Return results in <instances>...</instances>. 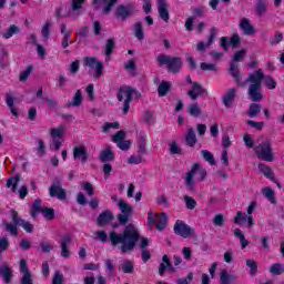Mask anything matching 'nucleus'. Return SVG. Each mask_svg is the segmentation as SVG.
<instances>
[{
	"label": "nucleus",
	"mask_w": 284,
	"mask_h": 284,
	"mask_svg": "<svg viewBox=\"0 0 284 284\" xmlns=\"http://www.w3.org/2000/svg\"><path fill=\"white\" fill-rule=\"evenodd\" d=\"M94 236L95 241L101 243H108L109 241L111 247H119L121 254L134 252L139 241H141V233L134 224H128L121 233L112 230L109 235L105 231H95Z\"/></svg>",
	"instance_id": "f257e3e1"
},
{
	"label": "nucleus",
	"mask_w": 284,
	"mask_h": 284,
	"mask_svg": "<svg viewBox=\"0 0 284 284\" xmlns=\"http://www.w3.org/2000/svg\"><path fill=\"white\" fill-rule=\"evenodd\" d=\"M263 79H265L263 69H257L253 73H250L248 78L246 79V83H251L248 85L247 97L251 101H253V103L263 101V92L261 91Z\"/></svg>",
	"instance_id": "f03ea898"
},
{
	"label": "nucleus",
	"mask_w": 284,
	"mask_h": 284,
	"mask_svg": "<svg viewBox=\"0 0 284 284\" xmlns=\"http://www.w3.org/2000/svg\"><path fill=\"white\" fill-rule=\"evenodd\" d=\"M156 61L160 68L162 65H166L168 70L172 74H179V72H181L183 68V59H181V57H170L165 54H160L158 55Z\"/></svg>",
	"instance_id": "7ed1b4c3"
},
{
	"label": "nucleus",
	"mask_w": 284,
	"mask_h": 284,
	"mask_svg": "<svg viewBox=\"0 0 284 284\" xmlns=\"http://www.w3.org/2000/svg\"><path fill=\"white\" fill-rule=\"evenodd\" d=\"M136 92V90H134V88L132 87H128V85H122L119 88V91L116 93V99L118 101H123V97H126V99L123 102V114H128V112H130V105L132 103V99H134V93Z\"/></svg>",
	"instance_id": "20e7f679"
},
{
	"label": "nucleus",
	"mask_w": 284,
	"mask_h": 284,
	"mask_svg": "<svg viewBox=\"0 0 284 284\" xmlns=\"http://www.w3.org/2000/svg\"><path fill=\"white\" fill-rule=\"evenodd\" d=\"M255 155L262 161L272 163L274 161V150L272 149V143L270 141L262 142L254 149Z\"/></svg>",
	"instance_id": "39448f33"
},
{
	"label": "nucleus",
	"mask_w": 284,
	"mask_h": 284,
	"mask_svg": "<svg viewBox=\"0 0 284 284\" xmlns=\"http://www.w3.org/2000/svg\"><path fill=\"white\" fill-rule=\"evenodd\" d=\"M118 207L120 210V214H118V221L120 225H128L130 223V216H132V205L126 203L123 200L118 201Z\"/></svg>",
	"instance_id": "423d86ee"
},
{
	"label": "nucleus",
	"mask_w": 284,
	"mask_h": 284,
	"mask_svg": "<svg viewBox=\"0 0 284 284\" xmlns=\"http://www.w3.org/2000/svg\"><path fill=\"white\" fill-rule=\"evenodd\" d=\"M173 231L176 236H181L182 239H190V236H194V227L185 224L183 220L175 221Z\"/></svg>",
	"instance_id": "0eeeda50"
},
{
	"label": "nucleus",
	"mask_w": 284,
	"mask_h": 284,
	"mask_svg": "<svg viewBox=\"0 0 284 284\" xmlns=\"http://www.w3.org/2000/svg\"><path fill=\"white\" fill-rule=\"evenodd\" d=\"M11 221L12 223L7 222L6 220L2 222V227L11 234V236H19V212L17 210H11Z\"/></svg>",
	"instance_id": "6e6552de"
},
{
	"label": "nucleus",
	"mask_w": 284,
	"mask_h": 284,
	"mask_svg": "<svg viewBox=\"0 0 284 284\" xmlns=\"http://www.w3.org/2000/svg\"><path fill=\"white\" fill-rule=\"evenodd\" d=\"M20 274H22L20 284H34V280H32V273L30 272L28 262L24 258L20 260Z\"/></svg>",
	"instance_id": "1a4fd4ad"
},
{
	"label": "nucleus",
	"mask_w": 284,
	"mask_h": 284,
	"mask_svg": "<svg viewBox=\"0 0 284 284\" xmlns=\"http://www.w3.org/2000/svg\"><path fill=\"white\" fill-rule=\"evenodd\" d=\"M134 7L131 4H120L115 9V17L122 21H126L129 17H132Z\"/></svg>",
	"instance_id": "9d476101"
},
{
	"label": "nucleus",
	"mask_w": 284,
	"mask_h": 284,
	"mask_svg": "<svg viewBox=\"0 0 284 284\" xmlns=\"http://www.w3.org/2000/svg\"><path fill=\"white\" fill-rule=\"evenodd\" d=\"M49 195L51 199H59V201H65L68 197V193L65 192V189L61 187V183L52 184L49 187Z\"/></svg>",
	"instance_id": "9b49d317"
},
{
	"label": "nucleus",
	"mask_w": 284,
	"mask_h": 284,
	"mask_svg": "<svg viewBox=\"0 0 284 284\" xmlns=\"http://www.w3.org/2000/svg\"><path fill=\"white\" fill-rule=\"evenodd\" d=\"M200 168H201V164L195 163L192 165L191 170L186 174L184 183H185V187H186V190H189V192H194V174H196V172H199Z\"/></svg>",
	"instance_id": "f8f14e48"
},
{
	"label": "nucleus",
	"mask_w": 284,
	"mask_h": 284,
	"mask_svg": "<svg viewBox=\"0 0 284 284\" xmlns=\"http://www.w3.org/2000/svg\"><path fill=\"white\" fill-rule=\"evenodd\" d=\"M202 94H207V89L203 88V85H201L199 82H194L191 89L187 91V97H190L192 101H196V99H199V97Z\"/></svg>",
	"instance_id": "ddd939ff"
},
{
	"label": "nucleus",
	"mask_w": 284,
	"mask_h": 284,
	"mask_svg": "<svg viewBox=\"0 0 284 284\" xmlns=\"http://www.w3.org/2000/svg\"><path fill=\"white\" fill-rule=\"evenodd\" d=\"M72 243V235L65 234L61 241H60V250H61V256L62 258H70V252L69 245Z\"/></svg>",
	"instance_id": "4468645a"
},
{
	"label": "nucleus",
	"mask_w": 284,
	"mask_h": 284,
	"mask_svg": "<svg viewBox=\"0 0 284 284\" xmlns=\"http://www.w3.org/2000/svg\"><path fill=\"white\" fill-rule=\"evenodd\" d=\"M60 32L61 34H63L61 45L63 50H65L70 48V45H72V41H70V39L72 38V30H68V26H65V23H62L60 26Z\"/></svg>",
	"instance_id": "2eb2a0df"
},
{
	"label": "nucleus",
	"mask_w": 284,
	"mask_h": 284,
	"mask_svg": "<svg viewBox=\"0 0 284 284\" xmlns=\"http://www.w3.org/2000/svg\"><path fill=\"white\" fill-rule=\"evenodd\" d=\"M73 159L80 161L82 164L88 163V149L83 145L73 146Z\"/></svg>",
	"instance_id": "dca6fc26"
},
{
	"label": "nucleus",
	"mask_w": 284,
	"mask_h": 284,
	"mask_svg": "<svg viewBox=\"0 0 284 284\" xmlns=\"http://www.w3.org/2000/svg\"><path fill=\"white\" fill-rule=\"evenodd\" d=\"M166 270L172 273L176 272V268L172 266V260H170L168 255H163L162 263H160L159 270H158L159 275L164 276Z\"/></svg>",
	"instance_id": "f3484780"
},
{
	"label": "nucleus",
	"mask_w": 284,
	"mask_h": 284,
	"mask_svg": "<svg viewBox=\"0 0 284 284\" xmlns=\"http://www.w3.org/2000/svg\"><path fill=\"white\" fill-rule=\"evenodd\" d=\"M240 30L243 31V34L246 37H254L256 34V29L252 26V22L247 18H243L240 22Z\"/></svg>",
	"instance_id": "a211bd4d"
},
{
	"label": "nucleus",
	"mask_w": 284,
	"mask_h": 284,
	"mask_svg": "<svg viewBox=\"0 0 284 284\" xmlns=\"http://www.w3.org/2000/svg\"><path fill=\"white\" fill-rule=\"evenodd\" d=\"M235 99H236V89L235 88L229 89L222 98L224 108H226V110H230V108L234 105Z\"/></svg>",
	"instance_id": "6ab92c4d"
},
{
	"label": "nucleus",
	"mask_w": 284,
	"mask_h": 284,
	"mask_svg": "<svg viewBox=\"0 0 284 284\" xmlns=\"http://www.w3.org/2000/svg\"><path fill=\"white\" fill-rule=\"evenodd\" d=\"M214 39H216V28L215 27H213L210 30V36L207 38L206 43L203 41L197 42V47H196L197 52H205V49L210 48V45H212L214 43Z\"/></svg>",
	"instance_id": "aec40b11"
},
{
	"label": "nucleus",
	"mask_w": 284,
	"mask_h": 284,
	"mask_svg": "<svg viewBox=\"0 0 284 284\" xmlns=\"http://www.w3.org/2000/svg\"><path fill=\"white\" fill-rule=\"evenodd\" d=\"M158 12L162 21L165 23L170 21V10L168 9V2H165V0H158Z\"/></svg>",
	"instance_id": "412c9836"
},
{
	"label": "nucleus",
	"mask_w": 284,
	"mask_h": 284,
	"mask_svg": "<svg viewBox=\"0 0 284 284\" xmlns=\"http://www.w3.org/2000/svg\"><path fill=\"white\" fill-rule=\"evenodd\" d=\"M229 72H230L231 77L234 79L235 83H237V85H240V88H245V82L242 81L241 71L239 70V65H236L234 62H230Z\"/></svg>",
	"instance_id": "4be33fe9"
},
{
	"label": "nucleus",
	"mask_w": 284,
	"mask_h": 284,
	"mask_svg": "<svg viewBox=\"0 0 284 284\" xmlns=\"http://www.w3.org/2000/svg\"><path fill=\"white\" fill-rule=\"evenodd\" d=\"M112 221H114V214L111 211H103L97 219L99 227H105Z\"/></svg>",
	"instance_id": "5701e85b"
},
{
	"label": "nucleus",
	"mask_w": 284,
	"mask_h": 284,
	"mask_svg": "<svg viewBox=\"0 0 284 284\" xmlns=\"http://www.w3.org/2000/svg\"><path fill=\"white\" fill-rule=\"evenodd\" d=\"M99 159L101 163H110L111 161H114L115 154L114 151H112V146L106 145L104 150L100 152Z\"/></svg>",
	"instance_id": "b1692460"
},
{
	"label": "nucleus",
	"mask_w": 284,
	"mask_h": 284,
	"mask_svg": "<svg viewBox=\"0 0 284 284\" xmlns=\"http://www.w3.org/2000/svg\"><path fill=\"white\" fill-rule=\"evenodd\" d=\"M235 281H239V276L229 273L227 268H223L220 272V284H233Z\"/></svg>",
	"instance_id": "393cba45"
},
{
	"label": "nucleus",
	"mask_w": 284,
	"mask_h": 284,
	"mask_svg": "<svg viewBox=\"0 0 284 284\" xmlns=\"http://www.w3.org/2000/svg\"><path fill=\"white\" fill-rule=\"evenodd\" d=\"M17 34H21V28L17 24H10L1 32V37L4 40L12 39V37H17Z\"/></svg>",
	"instance_id": "a878e982"
},
{
	"label": "nucleus",
	"mask_w": 284,
	"mask_h": 284,
	"mask_svg": "<svg viewBox=\"0 0 284 284\" xmlns=\"http://www.w3.org/2000/svg\"><path fill=\"white\" fill-rule=\"evenodd\" d=\"M116 48V42L114 39H108L104 44V55L105 61H110L112 59V54L114 53V50Z\"/></svg>",
	"instance_id": "bb28decb"
},
{
	"label": "nucleus",
	"mask_w": 284,
	"mask_h": 284,
	"mask_svg": "<svg viewBox=\"0 0 284 284\" xmlns=\"http://www.w3.org/2000/svg\"><path fill=\"white\" fill-rule=\"evenodd\" d=\"M0 277L3 278L4 283H12V268L8 264L0 266Z\"/></svg>",
	"instance_id": "cd10ccee"
},
{
	"label": "nucleus",
	"mask_w": 284,
	"mask_h": 284,
	"mask_svg": "<svg viewBox=\"0 0 284 284\" xmlns=\"http://www.w3.org/2000/svg\"><path fill=\"white\" fill-rule=\"evenodd\" d=\"M185 143L189 148H194L196 145V133L194 128H189L185 135Z\"/></svg>",
	"instance_id": "c85d7f7f"
},
{
	"label": "nucleus",
	"mask_w": 284,
	"mask_h": 284,
	"mask_svg": "<svg viewBox=\"0 0 284 284\" xmlns=\"http://www.w3.org/2000/svg\"><path fill=\"white\" fill-rule=\"evenodd\" d=\"M145 139H148L145 132H140L138 135V152L140 154H148V150H145Z\"/></svg>",
	"instance_id": "c756f323"
},
{
	"label": "nucleus",
	"mask_w": 284,
	"mask_h": 284,
	"mask_svg": "<svg viewBox=\"0 0 284 284\" xmlns=\"http://www.w3.org/2000/svg\"><path fill=\"white\" fill-rule=\"evenodd\" d=\"M262 194L272 205H276V194L274 193V190H272V187L265 186L264 189H262Z\"/></svg>",
	"instance_id": "7c9ffc66"
},
{
	"label": "nucleus",
	"mask_w": 284,
	"mask_h": 284,
	"mask_svg": "<svg viewBox=\"0 0 284 284\" xmlns=\"http://www.w3.org/2000/svg\"><path fill=\"white\" fill-rule=\"evenodd\" d=\"M133 32L138 41H143V39H145V31H143V23L135 22L133 26Z\"/></svg>",
	"instance_id": "2f4dec72"
},
{
	"label": "nucleus",
	"mask_w": 284,
	"mask_h": 284,
	"mask_svg": "<svg viewBox=\"0 0 284 284\" xmlns=\"http://www.w3.org/2000/svg\"><path fill=\"white\" fill-rule=\"evenodd\" d=\"M6 103L11 112V114L13 116H16V119H19V110H17V108H14V98L10 94L6 95Z\"/></svg>",
	"instance_id": "473e14b6"
},
{
	"label": "nucleus",
	"mask_w": 284,
	"mask_h": 284,
	"mask_svg": "<svg viewBox=\"0 0 284 284\" xmlns=\"http://www.w3.org/2000/svg\"><path fill=\"white\" fill-rule=\"evenodd\" d=\"M83 103V94L78 90L73 97L72 102L67 103V108H79Z\"/></svg>",
	"instance_id": "72a5a7b5"
},
{
	"label": "nucleus",
	"mask_w": 284,
	"mask_h": 284,
	"mask_svg": "<svg viewBox=\"0 0 284 284\" xmlns=\"http://www.w3.org/2000/svg\"><path fill=\"white\" fill-rule=\"evenodd\" d=\"M257 169L266 179H270V181H274V172H272V168L267 166L266 164L260 163L257 165Z\"/></svg>",
	"instance_id": "f704fd0d"
},
{
	"label": "nucleus",
	"mask_w": 284,
	"mask_h": 284,
	"mask_svg": "<svg viewBox=\"0 0 284 284\" xmlns=\"http://www.w3.org/2000/svg\"><path fill=\"white\" fill-rule=\"evenodd\" d=\"M234 236H236V239H240L241 250H245V247L250 245V241L245 239V234H243V231H241V229L234 230Z\"/></svg>",
	"instance_id": "c9c22d12"
},
{
	"label": "nucleus",
	"mask_w": 284,
	"mask_h": 284,
	"mask_svg": "<svg viewBox=\"0 0 284 284\" xmlns=\"http://www.w3.org/2000/svg\"><path fill=\"white\" fill-rule=\"evenodd\" d=\"M65 134V125H60L58 128L50 129L51 139H63Z\"/></svg>",
	"instance_id": "e433bc0d"
},
{
	"label": "nucleus",
	"mask_w": 284,
	"mask_h": 284,
	"mask_svg": "<svg viewBox=\"0 0 284 284\" xmlns=\"http://www.w3.org/2000/svg\"><path fill=\"white\" fill-rule=\"evenodd\" d=\"M172 89V84L168 81H162L158 87L159 97H168V93Z\"/></svg>",
	"instance_id": "4c0bfd02"
},
{
	"label": "nucleus",
	"mask_w": 284,
	"mask_h": 284,
	"mask_svg": "<svg viewBox=\"0 0 284 284\" xmlns=\"http://www.w3.org/2000/svg\"><path fill=\"white\" fill-rule=\"evenodd\" d=\"M19 226L28 232V234H32L34 232V224L23 220L21 216L18 215Z\"/></svg>",
	"instance_id": "58836bf2"
},
{
	"label": "nucleus",
	"mask_w": 284,
	"mask_h": 284,
	"mask_svg": "<svg viewBox=\"0 0 284 284\" xmlns=\"http://www.w3.org/2000/svg\"><path fill=\"white\" fill-rule=\"evenodd\" d=\"M268 272L273 276H281V274H284V265L281 263H273L270 266Z\"/></svg>",
	"instance_id": "ea45409f"
},
{
	"label": "nucleus",
	"mask_w": 284,
	"mask_h": 284,
	"mask_svg": "<svg viewBox=\"0 0 284 284\" xmlns=\"http://www.w3.org/2000/svg\"><path fill=\"white\" fill-rule=\"evenodd\" d=\"M246 114L251 119H254V116H258V114H261V104H258V103H251L248 105V110H247Z\"/></svg>",
	"instance_id": "a19ab883"
},
{
	"label": "nucleus",
	"mask_w": 284,
	"mask_h": 284,
	"mask_svg": "<svg viewBox=\"0 0 284 284\" xmlns=\"http://www.w3.org/2000/svg\"><path fill=\"white\" fill-rule=\"evenodd\" d=\"M159 222V214L154 215V211L150 210L148 212V222L146 225L149 230H154V225Z\"/></svg>",
	"instance_id": "79ce46f5"
},
{
	"label": "nucleus",
	"mask_w": 284,
	"mask_h": 284,
	"mask_svg": "<svg viewBox=\"0 0 284 284\" xmlns=\"http://www.w3.org/2000/svg\"><path fill=\"white\" fill-rule=\"evenodd\" d=\"M168 226V214L161 213L158 223H155V230L163 232Z\"/></svg>",
	"instance_id": "37998d69"
},
{
	"label": "nucleus",
	"mask_w": 284,
	"mask_h": 284,
	"mask_svg": "<svg viewBox=\"0 0 284 284\" xmlns=\"http://www.w3.org/2000/svg\"><path fill=\"white\" fill-rule=\"evenodd\" d=\"M144 154L145 153H140L139 151H136V154H133L128 159L129 165H139V164L143 163Z\"/></svg>",
	"instance_id": "c03bdc74"
},
{
	"label": "nucleus",
	"mask_w": 284,
	"mask_h": 284,
	"mask_svg": "<svg viewBox=\"0 0 284 284\" xmlns=\"http://www.w3.org/2000/svg\"><path fill=\"white\" fill-rule=\"evenodd\" d=\"M43 212V207H41V199H37L33 202L30 215L32 216V219H34L37 216V214H40Z\"/></svg>",
	"instance_id": "a18cd8bd"
},
{
	"label": "nucleus",
	"mask_w": 284,
	"mask_h": 284,
	"mask_svg": "<svg viewBox=\"0 0 284 284\" xmlns=\"http://www.w3.org/2000/svg\"><path fill=\"white\" fill-rule=\"evenodd\" d=\"M246 267H250V276L258 274V263L255 260H246Z\"/></svg>",
	"instance_id": "49530a36"
},
{
	"label": "nucleus",
	"mask_w": 284,
	"mask_h": 284,
	"mask_svg": "<svg viewBox=\"0 0 284 284\" xmlns=\"http://www.w3.org/2000/svg\"><path fill=\"white\" fill-rule=\"evenodd\" d=\"M203 113V111L201 110V106H199V103H192L191 105H189V114L191 116H194L195 119L201 116V114Z\"/></svg>",
	"instance_id": "de8ad7c7"
},
{
	"label": "nucleus",
	"mask_w": 284,
	"mask_h": 284,
	"mask_svg": "<svg viewBox=\"0 0 284 284\" xmlns=\"http://www.w3.org/2000/svg\"><path fill=\"white\" fill-rule=\"evenodd\" d=\"M265 12H267V3L265 0H260L255 7L256 17H261L262 14H265Z\"/></svg>",
	"instance_id": "09e8293b"
},
{
	"label": "nucleus",
	"mask_w": 284,
	"mask_h": 284,
	"mask_svg": "<svg viewBox=\"0 0 284 284\" xmlns=\"http://www.w3.org/2000/svg\"><path fill=\"white\" fill-rule=\"evenodd\" d=\"M121 270L123 274H133L134 273V263L132 261L126 260L121 264Z\"/></svg>",
	"instance_id": "8fccbe9b"
},
{
	"label": "nucleus",
	"mask_w": 284,
	"mask_h": 284,
	"mask_svg": "<svg viewBox=\"0 0 284 284\" xmlns=\"http://www.w3.org/2000/svg\"><path fill=\"white\" fill-rule=\"evenodd\" d=\"M201 154L204 161L209 163V165H216V160L214 159V154H212V152L207 150H202Z\"/></svg>",
	"instance_id": "3c124183"
},
{
	"label": "nucleus",
	"mask_w": 284,
	"mask_h": 284,
	"mask_svg": "<svg viewBox=\"0 0 284 284\" xmlns=\"http://www.w3.org/2000/svg\"><path fill=\"white\" fill-rule=\"evenodd\" d=\"M104 267H105L106 276H109V278L114 277V261L105 260Z\"/></svg>",
	"instance_id": "603ef678"
},
{
	"label": "nucleus",
	"mask_w": 284,
	"mask_h": 284,
	"mask_svg": "<svg viewBox=\"0 0 284 284\" xmlns=\"http://www.w3.org/2000/svg\"><path fill=\"white\" fill-rule=\"evenodd\" d=\"M19 181H21V178L19 175L10 178L7 181V187H11V191L13 193L17 192V187H19Z\"/></svg>",
	"instance_id": "864d4df0"
},
{
	"label": "nucleus",
	"mask_w": 284,
	"mask_h": 284,
	"mask_svg": "<svg viewBox=\"0 0 284 284\" xmlns=\"http://www.w3.org/2000/svg\"><path fill=\"white\" fill-rule=\"evenodd\" d=\"M103 3H105L104 8L102 9L104 14H110V12H112V8H114V6H116V3L119 2V0H102Z\"/></svg>",
	"instance_id": "5fc2aeb1"
},
{
	"label": "nucleus",
	"mask_w": 284,
	"mask_h": 284,
	"mask_svg": "<svg viewBox=\"0 0 284 284\" xmlns=\"http://www.w3.org/2000/svg\"><path fill=\"white\" fill-rule=\"evenodd\" d=\"M51 284H65V277L60 270L54 272Z\"/></svg>",
	"instance_id": "6e6d98bb"
},
{
	"label": "nucleus",
	"mask_w": 284,
	"mask_h": 284,
	"mask_svg": "<svg viewBox=\"0 0 284 284\" xmlns=\"http://www.w3.org/2000/svg\"><path fill=\"white\" fill-rule=\"evenodd\" d=\"M119 122H105L102 126L103 134H108L110 130H119Z\"/></svg>",
	"instance_id": "4d7b16f0"
},
{
	"label": "nucleus",
	"mask_w": 284,
	"mask_h": 284,
	"mask_svg": "<svg viewBox=\"0 0 284 284\" xmlns=\"http://www.w3.org/2000/svg\"><path fill=\"white\" fill-rule=\"evenodd\" d=\"M184 203L186 210H195L197 205L196 200L190 195H184Z\"/></svg>",
	"instance_id": "13d9d810"
},
{
	"label": "nucleus",
	"mask_w": 284,
	"mask_h": 284,
	"mask_svg": "<svg viewBox=\"0 0 284 284\" xmlns=\"http://www.w3.org/2000/svg\"><path fill=\"white\" fill-rule=\"evenodd\" d=\"M194 21H196L195 16H190L184 23V28L187 32H193L194 31Z\"/></svg>",
	"instance_id": "bf43d9fd"
},
{
	"label": "nucleus",
	"mask_w": 284,
	"mask_h": 284,
	"mask_svg": "<svg viewBox=\"0 0 284 284\" xmlns=\"http://www.w3.org/2000/svg\"><path fill=\"white\" fill-rule=\"evenodd\" d=\"M169 152L170 154H182L183 150L176 144V141H171L169 143Z\"/></svg>",
	"instance_id": "052dcab7"
},
{
	"label": "nucleus",
	"mask_w": 284,
	"mask_h": 284,
	"mask_svg": "<svg viewBox=\"0 0 284 284\" xmlns=\"http://www.w3.org/2000/svg\"><path fill=\"white\" fill-rule=\"evenodd\" d=\"M42 216H44V219H47V221H53L54 219V209L52 207H43L42 209Z\"/></svg>",
	"instance_id": "680f3d73"
},
{
	"label": "nucleus",
	"mask_w": 284,
	"mask_h": 284,
	"mask_svg": "<svg viewBox=\"0 0 284 284\" xmlns=\"http://www.w3.org/2000/svg\"><path fill=\"white\" fill-rule=\"evenodd\" d=\"M200 68L203 72H216V64L214 63L201 62Z\"/></svg>",
	"instance_id": "e2e57ef3"
},
{
	"label": "nucleus",
	"mask_w": 284,
	"mask_h": 284,
	"mask_svg": "<svg viewBox=\"0 0 284 284\" xmlns=\"http://www.w3.org/2000/svg\"><path fill=\"white\" fill-rule=\"evenodd\" d=\"M283 41V32L277 31L273 38L270 39L268 44L270 45H278Z\"/></svg>",
	"instance_id": "0e129e2a"
},
{
	"label": "nucleus",
	"mask_w": 284,
	"mask_h": 284,
	"mask_svg": "<svg viewBox=\"0 0 284 284\" xmlns=\"http://www.w3.org/2000/svg\"><path fill=\"white\" fill-rule=\"evenodd\" d=\"M124 70L128 72H136V59L132 58L124 64Z\"/></svg>",
	"instance_id": "69168bd1"
},
{
	"label": "nucleus",
	"mask_w": 284,
	"mask_h": 284,
	"mask_svg": "<svg viewBox=\"0 0 284 284\" xmlns=\"http://www.w3.org/2000/svg\"><path fill=\"white\" fill-rule=\"evenodd\" d=\"M264 85L267 88V90H276V80L268 75L265 78Z\"/></svg>",
	"instance_id": "338daca9"
},
{
	"label": "nucleus",
	"mask_w": 284,
	"mask_h": 284,
	"mask_svg": "<svg viewBox=\"0 0 284 284\" xmlns=\"http://www.w3.org/2000/svg\"><path fill=\"white\" fill-rule=\"evenodd\" d=\"M245 59V50H239L235 52L231 62H241Z\"/></svg>",
	"instance_id": "774afa93"
}]
</instances>
